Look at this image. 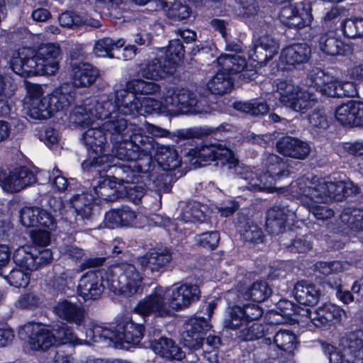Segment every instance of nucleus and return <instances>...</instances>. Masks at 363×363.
Returning a JSON list of instances; mask_svg holds the SVG:
<instances>
[{
    "label": "nucleus",
    "mask_w": 363,
    "mask_h": 363,
    "mask_svg": "<svg viewBox=\"0 0 363 363\" xmlns=\"http://www.w3.org/2000/svg\"><path fill=\"white\" fill-rule=\"evenodd\" d=\"M263 309L257 304L235 305L228 308L223 319L225 328L237 331V337L252 341L264 336V328L257 321L262 316Z\"/></svg>",
    "instance_id": "nucleus-4"
},
{
    "label": "nucleus",
    "mask_w": 363,
    "mask_h": 363,
    "mask_svg": "<svg viewBox=\"0 0 363 363\" xmlns=\"http://www.w3.org/2000/svg\"><path fill=\"white\" fill-rule=\"evenodd\" d=\"M287 191L316 219L325 220L334 216L326 204L357 194L358 187L350 181L329 182L307 174L291 182Z\"/></svg>",
    "instance_id": "nucleus-1"
},
{
    "label": "nucleus",
    "mask_w": 363,
    "mask_h": 363,
    "mask_svg": "<svg viewBox=\"0 0 363 363\" xmlns=\"http://www.w3.org/2000/svg\"><path fill=\"white\" fill-rule=\"evenodd\" d=\"M94 197L89 193L76 194L71 199V204L65 206L60 198L51 197L48 204L55 212L59 211L61 219L70 228H76L79 221L90 218L92 213Z\"/></svg>",
    "instance_id": "nucleus-7"
},
{
    "label": "nucleus",
    "mask_w": 363,
    "mask_h": 363,
    "mask_svg": "<svg viewBox=\"0 0 363 363\" xmlns=\"http://www.w3.org/2000/svg\"><path fill=\"white\" fill-rule=\"evenodd\" d=\"M189 160L193 164L201 162H210L220 161L222 165L226 166L230 172L236 176L242 170L240 162L235 157L234 152L221 145L211 144L210 145H202L195 149H190L186 155Z\"/></svg>",
    "instance_id": "nucleus-10"
},
{
    "label": "nucleus",
    "mask_w": 363,
    "mask_h": 363,
    "mask_svg": "<svg viewBox=\"0 0 363 363\" xmlns=\"http://www.w3.org/2000/svg\"><path fill=\"white\" fill-rule=\"evenodd\" d=\"M359 110V104L349 101L336 108L335 116L343 125L357 126L359 124L357 121Z\"/></svg>",
    "instance_id": "nucleus-35"
},
{
    "label": "nucleus",
    "mask_w": 363,
    "mask_h": 363,
    "mask_svg": "<svg viewBox=\"0 0 363 363\" xmlns=\"http://www.w3.org/2000/svg\"><path fill=\"white\" fill-rule=\"evenodd\" d=\"M71 79L75 87H88L99 76L98 69L87 62H74L72 65Z\"/></svg>",
    "instance_id": "nucleus-25"
},
{
    "label": "nucleus",
    "mask_w": 363,
    "mask_h": 363,
    "mask_svg": "<svg viewBox=\"0 0 363 363\" xmlns=\"http://www.w3.org/2000/svg\"><path fill=\"white\" fill-rule=\"evenodd\" d=\"M153 150H150V152L147 154L145 152H140V155L138 159L131 162L129 165L121 164L118 170L122 171L128 175L135 170L142 173H150L155 164L152 157V152Z\"/></svg>",
    "instance_id": "nucleus-40"
},
{
    "label": "nucleus",
    "mask_w": 363,
    "mask_h": 363,
    "mask_svg": "<svg viewBox=\"0 0 363 363\" xmlns=\"http://www.w3.org/2000/svg\"><path fill=\"white\" fill-rule=\"evenodd\" d=\"M288 209L285 207L273 206L266 213V229L274 235L281 233L286 227Z\"/></svg>",
    "instance_id": "nucleus-30"
},
{
    "label": "nucleus",
    "mask_w": 363,
    "mask_h": 363,
    "mask_svg": "<svg viewBox=\"0 0 363 363\" xmlns=\"http://www.w3.org/2000/svg\"><path fill=\"white\" fill-rule=\"evenodd\" d=\"M301 89L291 80H281L277 84V93L279 95V100L286 107L289 108L292 101L298 96Z\"/></svg>",
    "instance_id": "nucleus-42"
},
{
    "label": "nucleus",
    "mask_w": 363,
    "mask_h": 363,
    "mask_svg": "<svg viewBox=\"0 0 363 363\" xmlns=\"http://www.w3.org/2000/svg\"><path fill=\"white\" fill-rule=\"evenodd\" d=\"M280 21L290 28L301 29L308 26L312 21L311 7L308 3H288L280 9Z\"/></svg>",
    "instance_id": "nucleus-14"
},
{
    "label": "nucleus",
    "mask_w": 363,
    "mask_h": 363,
    "mask_svg": "<svg viewBox=\"0 0 363 363\" xmlns=\"http://www.w3.org/2000/svg\"><path fill=\"white\" fill-rule=\"evenodd\" d=\"M346 47L344 43L333 32L322 35L319 40L320 49L328 55H344L346 52Z\"/></svg>",
    "instance_id": "nucleus-37"
},
{
    "label": "nucleus",
    "mask_w": 363,
    "mask_h": 363,
    "mask_svg": "<svg viewBox=\"0 0 363 363\" xmlns=\"http://www.w3.org/2000/svg\"><path fill=\"white\" fill-rule=\"evenodd\" d=\"M109 101L113 106L108 108L109 114L99 119H107L102 128L110 135L111 141H118L128 138L134 132L133 128H139L133 124H128L127 116L138 114V104L133 95L126 93L125 91H116L114 97L109 96Z\"/></svg>",
    "instance_id": "nucleus-3"
},
{
    "label": "nucleus",
    "mask_w": 363,
    "mask_h": 363,
    "mask_svg": "<svg viewBox=\"0 0 363 363\" xmlns=\"http://www.w3.org/2000/svg\"><path fill=\"white\" fill-rule=\"evenodd\" d=\"M36 182L35 174L25 167L15 168L3 178L0 176V184L3 189L9 193L18 192Z\"/></svg>",
    "instance_id": "nucleus-18"
},
{
    "label": "nucleus",
    "mask_w": 363,
    "mask_h": 363,
    "mask_svg": "<svg viewBox=\"0 0 363 363\" xmlns=\"http://www.w3.org/2000/svg\"><path fill=\"white\" fill-rule=\"evenodd\" d=\"M155 149L158 163L164 170H174L180 166L181 159L173 147L159 145L155 142Z\"/></svg>",
    "instance_id": "nucleus-32"
},
{
    "label": "nucleus",
    "mask_w": 363,
    "mask_h": 363,
    "mask_svg": "<svg viewBox=\"0 0 363 363\" xmlns=\"http://www.w3.org/2000/svg\"><path fill=\"white\" fill-rule=\"evenodd\" d=\"M57 344H72L73 345H82L83 341L79 339L74 333L72 328L65 323H60L55 325L52 330Z\"/></svg>",
    "instance_id": "nucleus-46"
},
{
    "label": "nucleus",
    "mask_w": 363,
    "mask_h": 363,
    "mask_svg": "<svg viewBox=\"0 0 363 363\" xmlns=\"http://www.w3.org/2000/svg\"><path fill=\"white\" fill-rule=\"evenodd\" d=\"M104 279L116 294L130 297L142 291L143 277L134 264L121 262L111 266Z\"/></svg>",
    "instance_id": "nucleus-6"
},
{
    "label": "nucleus",
    "mask_w": 363,
    "mask_h": 363,
    "mask_svg": "<svg viewBox=\"0 0 363 363\" xmlns=\"http://www.w3.org/2000/svg\"><path fill=\"white\" fill-rule=\"evenodd\" d=\"M239 232L243 240L247 242L259 244L263 242V231L254 223L247 222L244 225H240Z\"/></svg>",
    "instance_id": "nucleus-49"
},
{
    "label": "nucleus",
    "mask_w": 363,
    "mask_h": 363,
    "mask_svg": "<svg viewBox=\"0 0 363 363\" xmlns=\"http://www.w3.org/2000/svg\"><path fill=\"white\" fill-rule=\"evenodd\" d=\"M162 9L169 18L177 21L188 18L191 13L190 8L186 4L177 0H170L163 3Z\"/></svg>",
    "instance_id": "nucleus-43"
},
{
    "label": "nucleus",
    "mask_w": 363,
    "mask_h": 363,
    "mask_svg": "<svg viewBox=\"0 0 363 363\" xmlns=\"http://www.w3.org/2000/svg\"><path fill=\"white\" fill-rule=\"evenodd\" d=\"M134 132L128 138L118 141H111L113 144L112 154L118 160L133 162L138 159L140 152L149 153L155 150V140L143 134L141 128H133Z\"/></svg>",
    "instance_id": "nucleus-11"
},
{
    "label": "nucleus",
    "mask_w": 363,
    "mask_h": 363,
    "mask_svg": "<svg viewBox=\"0 0 363 363\" xmlns=\"http://www.w3.org/2000/svg\"><path fill=\"white\" fill-rule=\"evenodd\" d=\"M40 303V298L37 295L27 293L21 294L15 302V306L19 309H33L37 308Z\"/></svg>",
    "instance_id": "nucleus-62"
},
{
    "label": "nucleus",
    "mask_w": 363,
    "mask_h": 363,
    "mask_svg": "<svg viewBox=\"0 0 363 363\" xmlns=\"http://www.w3.org/2000/svg\"><path fill=\"white\" fill-rule=\"evenodd\" d=\"M216 63L218 69L230 77L241 72L247 65L245 59L238 54H222Z\"/></svg>",
    "instance_id": "nucleus-33"
},
{
    "label": "nucleus",
    "mask_w": 363,
    "mask_h": 363,
    "mask_svg": "<svg viewBox=\"0 0 363 363\" xmlns=\"http://www.w3.org/2000/svg\"><path fill=\"white\" fill-rule=\"evenodd\" d=\"M343 229L353 231L363 230V208H347L340 216Z\"/></svg>",
    "instance_id": "nucleus-39"
},
{
    "label": "nucleus",
    "mask_w": 363,
    "mask_h": 363,
    "mask_svg": "<svg viewBox=\"0 0 363 363\" xmlns=\"http://www.w3.org/2000/svg\"><path fill=\"white\" fill-rule=\"evenodd\" d=\"M347 360L351 363H363V332L351 333L342 340Z\"/></svg>",
    "instance_id": "nucleus-27"
},
{
    "label": "nucleus",
    "mask_w": 363,
    "mask_h": 363,
    "mask_svg": "<svg viewBox=\"0 0 363 363\" xmlns=\"http://www.w3.org/2000/svg\"><path fill=\"white\" fill-rule=\"evenodd\" d=\"M266 172H254L249 167L240 162L242 167L238 174V179L242 181L240 184L250 191H273L277 180L281 176L288 175L286 165L283 160L274 154H269L265 159Z\"/></svg>",
    "instance_id": "nucleus-5"
},
{
    "label": "nucleus",
    "mask_w": 363,
    "mask_h": 363,
    "mask_svg": "<svg viewBox=\"0 0 363 363\" xmlns=\"http://www.w3.org/2000/svg\"><path fill=\"white\" fill-rule=\"evenodd\" d=\"M103 128H89L82 135L81 140L88 148L95 152H101L103 146L106 142V136Z\"/></svg>",
    "instance_id": "nucleus-45"
},
{
    "label": "nucleus",
    "mask_w": 363,
    "mask_h": 363,
    "mask_svg": "<svg viewBox=\"0 0 363 363\" xmlns=\"http://www.w3.org/2000/svg\"><path fill=\"white\" fill-rule=\"evenodd\" d=\"M150 347L154 352L162 358L181 360L185 356L174 341L167 337H161L157 340H150Z\"/></svg>",
    "instance_id": "nucleus-26"
},
{
    "label": "nucleus",
    "mask_w": 363,
    "mask_h": 363,
    "mask_svg": "<svg viewBox=\"0 0 363 363\" xmlns=\"http://www.w3.org/2000/svg\"><path fill=\"white\" fill-rule=\"evenodd\" d=\"M316 101L317 99L313 94L301 89L298 93V96L296 97L294 101H292L289 108L297 112L304 113L312 108Z\"/></svg>",
    "instance_id": "nucleus-52"
},
{
    "label": "nucleus",
    "mask_w": 363,
    "mask_h": 363,
    "mask_svg": "<svg viewBox=\"0 0 363 363\" xmlns=\"http://www.w3.org/2000/svg\"><path fill=\"white\" fill-rule=\"evenodd\" d=\"M95 194L103 201H114L117 199L116 182L110 177H101L93 187Z\"/></svg>",
    "instance_id": "nucleus-41"
},
{
    "label": "nucleus",
    "mask_w": 363,
    "mask_h": 363,
    "mask_svg": "<svg viewBox=\"0 0 363 363\" xmlns=\"http://www.w3.org/2000/svg\"><path fill=\"white\" fill-rule=\"evenodd\" d=\"M72 274V272L68 271L62 272L55 277L52 286L61 292L66 293V288L70 289L74 286Z\"/></svg>",
    "instance_id": "nucleus-64"
},
{
    "label": "nucleus",
    "mask_w": 363,
    "mask_h": 363,
    "mask_svg": "<svg viewBox=\"0 0 363 363\" xmlns=\"http://www.w3.org/2000/svg\"><path fill=\"white\" fill-rule=\"evenodd\" d=\"M60 48L55 43L40 45L36 50L23 48L12 56L11 68L18 75H54L60 66Z\"/></svg>",
    "instance_id": "nucleus-2"
},
{
    "label": "nucleus",
    "mask_w": 363,
    "mask_h": 363,
    "mask_svg": "<svg viewBox=\"0 0 363 363\" xmlns=\"http://www.w3.org/2000/svg\"><path fill=\"white\" fill-rule=\"evenodd\" d=\"M184 52V46L179 40H171L166 51V57L168 58L167 62L175 67V65L183 57Z\"/></svg>",
    "instance_id": "nucleus-57"
},
{
    "label": "nucleus",
    "mask_w": 363,
    "mask_h": 363,
    "mask_svg": "<svg viewBox=\"0 0 363 363\" xmlns=\"http://www.w3.org/2000/svg\"><path fill=\"white\" fill-rule=\"evenodd\" d=\"M219 240L220 236L217 231L203 233L195 237L196 242L198 245L211 250H213L218 246Z\"/></svg>",
    "instance_id": "nucleus-60"
},
{
    "label": "nucleus",
    "mask_w": 363,
    "mask_h": 363,
    "mask_svg": "<svg viewBox=\"0 0 363 363\" xmlns=\"http://www.w3.org/2000/svg\"><path fill=\"white\" fill-rule=\"evenodd\" d=\"M104 291L103 277L96 272H88L79 280L77 292L84 300L98 299Z\"/></svg>",
    "instance_id": "nucleus-20"
},
{
    "label": "nucleus",
    "mask_w": 363,
    "mask_h": 363,
    "mask_svg": "<svg viewBox=\"0 0 363 363\" xmlns=\"http://www.w3.org/2000/svg\"><path fill=\"white\" fill-rule=\"evenodd\" d=\"M174 70V65L168 64L165 59L155 58L141 69V74L146 79L157 80L172 74Z\"/></svg>",
    "instance_id": "nucleus-29"
},
{
    "label": "nucleus",
    "mask_w": 363,
    "mask_h": 363,
    "mask_svg": "<svg viewBox=\"0 0 363 363\" xmlns=\"http://www.w3.org/2000/svg\"><path fill=\"white\" fill-rule=\"evenodd\" d=\"M40 208L25 207L21 211V222L25 227L38 226Z\"/></svg>",
    "instance_id": "nucleus-61"
},
{
    "label": "nucleus",
    "mask_w": 363,
    "mask_h": 363,
    "mask_svg": "<svg viewBox=\"0 0 363 363\" xmlns=\"http://www.w3.org/2000/svg\"><path fill=\"white\" fill-rule=\"evenodd\" d=\"M201 89L204 88L199 87L196 92L186 89L166 88V105L174 113H209V107L202 104L205 101L203 98L205 93Z\"/></svg>",
    "instance_id": "nucleus-9"
},
{
    "label": "nucleus",
    "mask_w": 363,
    "mask_h": 363,
    "mask_svg": "<svg viewBox=\"0 0 363 363\" xmlns=\"http://www.w3.org/2000/svg\"><path fill=\"white\" fill-rule=\"evenodd\" d=\"M278 50L277 42L268 35H264L259 38L254 48L249 52V57L262 66L271 60L278 53Z\"/></svg>",
    "instance_id": "nucleus-23"
},
{
    "label": "nucleus",
    "mask_w": 363,
    "mask_h": 363,
    "mask_svg": "<svg viewBox=\"0 0 363 363\" xmlns=\"http://www.w3.org/2000/svg\"><path fill=\"white\" fill-rule=\"evenodd\" d=\"M28 270L14 269L6 277L8 282L17 288L26 287L30 281V274Z\"/></svg>",
    "instance_id": "nucleus-59"
},
{
    "label": "nucleus",
    "mask_w": 363,
    "mask_h": 363,
    "mask_svg": "<svg viewBox=\"0 0 363 363\" xmlns=\"http://www.w3.org/2000/svg\"><path fill=\"white\" fill-rule=\"evenodd\" d=\"M259 6L255 0H235V11L238 16L250 17L257 14Z\"/></svg>",
    "instance_id": "nucleus-58"
},
{
    "label": "nucleus",
    "mask_w": 363,
    "mask_h": 363,
    "mask_svg": "<svg viewBox=\"0 0 363 363\" xmlns=\"http://www.w3.org/2000/svg\"><path fill=\"white\" fill-rule=\"evenodd\" d=\"M74 99V92L69 91L68 86H62L51 94L30 103L27 113L35 119H47L69 107Z\"/></svg>",
    "instance_id": "nucleus-8"
},
{
    "label": "nucleus",
    "mask_w": 363,
    "mask_h": 363,
    "mask_svg": "<svg viewBox=\"0 0 363 363\" xmlns=\"http://www.w3.org/2000/svg\"><path fill=\"white\" fill-rule=\"evenodd\" d=\"M293 292L296 300L305 306L315 305L320 296V291L313 284L306 281H298Z\"/></svg>",
    "instance_id": "nucleus-31"
},
{
    "label": "nucleus",
    "mask_w": 363,
    "mask_h": 363,
    "mask_svg": "<svg viewBox=\"0 0 363 363\" xmlns=\"http://www.w3.org/2000/svg\"><path fill=\"white\" fill-rule=\"evenodd\" d=\"M125 44V40L122 38L114 40L111 38H103L99 39L94 45V52L98 57H113L111 52L114 48H122Z\"/></svg>",
    "instance_id": "nucleus-47"
},
{
    "label": "nucleus",
    "mask_w": 363,
    "mask_h": 363,
    "mask_svg": "<svg viewBox=\"0 0 363 363\" xmlns=\"http://www.w3.org/2000/svg\"><path fill=\"white\" fill-rule=\"evenodd\" d=\"M210 328V324L204 318H191L185 323L186 336L203 335Z\"/></svg>",
    "instance_id": "nucleus-55"
},
{
    "label": "nucleus",
    "mask_w": 363,
    "mask_h": 363,
    "mask_svg": "<svg viewBox=\"0 0 363 363\" xmlns=\"http://www.w3.org/2000/svg\"><path fill=\"white\" fill-rule=\"evenodd\" d=\"M345 35L350 38L363 36V18L351 17L347 19L343 26Z\"/></svg>",
    "instance_id": "nucleus-56"
},
{
    "label": "nucleus",
    "mask_w": 363,
    "mask_h": 363,
    "mask_svg": "<svg viewBox=\"0 0 363 363\" xmlns=\"http://www.w3.org/2000/svg\"><path fill=\"white\" fill-rule=\"evenodd\" d=\"M200 293L199 288L196 284L174 285L167 293L171 310L179 311L188 308L199 300Z\"/></svg>",
    "instance_id": "nucleus-17"
},
{
    "label": "nucleus",
    "mask_w": 363,
    "mask_h": 363,
    "mask_svg": "<svg viewBox=\"0 0 363 363\" xmlns=\"http://www.w3.org/2000/svg\"><path fill=\"white\" fill-rule=\"evenodd\" d=\"M19 333H30L28 345L33 350L45 351L55 345V339L52 331L41 324L28 323L20 328Z\"/></svg>",
    "instance_id": "nucleus-16"
},
{
    "label": "nucleus",
    "mask_w": 363,
    "mask_h": 363,
    "mask_svg": "<svg viewBox=\"0 0 363 363\" xmlns=\"http://www.w3.org/2000/svg\"><path fill=\"white\" fill-rule=\"evenodd\" d=\"M13 259L17 265L25 270H36L34 253L31 252V248L29 246H22L16 250L13 255Z\"/></svg>",
    "instance_id": "nucleus-48"
},
{
    "label": "nucleus",
    "mask_w": 363,
    "mask_h": 363,
    "mask_svg": "<svg viewBox=\"0 0 363 363\" xmlns=\"http://www.w3.org/2000/svg\"><path fill=\"white\" fill-rule=\"evenodd\" d=\"M172 259V255L167 249H158L139 258V262L145 272L159 274Z\"/></svg>",
    "instance_id": "nucleus-24"
},
{
    "label": "nucleus",
    "mask_w": 363,
    "mask_h": 363,
    "mask_svg": "<svg viewBox=\"0 0 363 363\" xmlns=\"http://www.w3.org/2000/svg\"><path fill=\"white\" fill-rule=\"evenodd\" d=\"M166 288L157 286L150 294L140 300L134 308V311L142 315H154L157 317H166L171 314L169 301H166Z\"/></svg>",
    "instance_id": "nucleus-13"
},
{
    "label": "nucleus",
    "mask_w": 363,
    "mask_h": 363,
    "mask_svg": "<svg viewBox=\"0 0 363 363\" xmlns=\"http://www.w3.org/2000/svg\"><path fill=\"white\" fill-rule=\"evenodd\" d=\"M347 263H342L340 261H333L330 262H318L315 264V268L320 274L328 275L332 273L342 272L345 269L344 265Z\"/></svg>",
    "instance_id": "nucleus-63"
},
{
    "label": "nucleus",
    "mask_w": 363,
    "mask_h": 363,
    "mask_svg": "<svg viewBox=\"0 0 363 363\" xmlns=\"http://www.w3.org/2000/svg\"><path fill=\"white\" fill-rule=\"evenodd\" d=\"M144 327L135 323L129 318H124L116 327V344L124 347V343L138 344L143 337Z\"/></svg>",
    "instance_id": "nucleus-21"
},
{
    "label": "nucleus",
    "mask_w": 363,
    "mask_h": 363,
    "mask_svg": "<svg viewBox=\"0 0 363 363\" xmlns=\"http://www.w3.org/2000/svg\"><path fill=\"white\" fill-rule=\"evenodd\" d=\"M233 107L240 111L258 116L264 115L269 111V106L264 101H253L247 102H235Z\"/></svg>",
    "instance_id": "nucleus-51"
},
{
    "label": "nucleus",
    "mask_w": 363,
    "mask_h": 363,
    "mask_svg": "<svg viewBox=\"0 0 363 363\" xmlns=\"http://www.w3.org/2000/svg\"><path fill=\"white\" fill-rule=\"evenodd\" d=\"M52 311L62 320L76 326H81L86 322V311L83 306L69 299L59 300Z\"/></svg>",
    "instance_id": "nucleus-19"
},
{
    "label": "nucleus",
    "mask_w": 363,
    "mask_h": 363,
    "mask_svg": "<svg viewBox=\"0 0 363 363\" xmlns=\"http://www.w3.org/2000/svg\"><path fill=\"white\" fill-rule=\"evenodd\" d=\"M331 79V75L325 73L322 69L316 67L310 68L305 79L306 85L309 87H313L316 91H319L325 82Z\"/></svg>",
    "instance_id": "nucleus-50"
},
{
    "label": "nucleus",
    "mask_w": 363,
    "mask_h": 363,
    "mask_svg": "<svg viewBox=\"0 0 363 363\" xmlns=\"http://www.w3.org/2000/svg\"><path fill=\"white\" fill-rule=\"evenodd\" d=\"M160 86L157 84L147 82L142 79H133L125 84V88L118 89L117 91H125L126 93L133 95L138 104V113H140L141 106L140 100L136 94H154L160 91Z\"/></svg>",
    "instance_id": "nucleus-34"
},
{
    "label": "nucleus",
    "mask_w": 363,
    "mask_h": 363,
    "mask_svg": "<svg viewBox=\"0 0 363 363\" xmlns=\"http://www.w3.org/2000/svg\"><path fill=\"white\" fill-rule=\"evenodd\" d=\"M311 55V48L306 43H297L283 49L281 60L290 65L306 63Z\"/></svg>",
    "instance_id": "nucleus-28"
},
{
    "label": "nucleus",
    "mask_w": 363,
    "mask_h": 363,
    "mask_svg": "<svg viewBox=\"0 0 363 363\" xmlns=\"http://www.w3.org/2000/svg\"><path fill=\"white\" fill-rule=\"evenodd\" d=\"M141 106L140 111L144 109V111L147 113H163L165 111L170 112V107L166 105V89L163 92L162 101H157L152 98H144L142 102H140ZM138 114H141L140 112Z\"/></svg>",
    "instance_id": "nucleus-53"
},
{
    "label": "nucleus",
    "mask_w": 363,
    "mask_h": 363,
    "mask_svg": "<svg viewBox=\"0 0 363 363\" xmlns=\"http://www.w3.org/2000/svg\"><path fill=\"white\" fill-rule=\"evenodd\" d=\"M238 291L240 296L244 299H252L257 302L265 301L272 292L268 284L264 281H257L250 286L240 287Z\"/></svg>",
    "instance_id": "nucleus-36"
},
{
    "label": "nucleus",
    "mask_w": 363,
    "mask_h": 363,
    "mask_svg": "<svg viewBox=\"0 0 363 363\" xmlns=\"http://www.w3.org/2000/svg\"><path fill=\"white\" fill-rule=\"evenodd\" d=\"M304 312L301 315L308 317L317 328H330L337 323H340L347 317L345 310L330 303L322 305L314 311L306 309Z\"/></svg>",
    "instance_id": "nucleus-15"
},
{
    "label": "nucleus",
    "mask_w": 363,
    "mask_h": 363,
    "mask_svg": "<svg viewBox=\"0 0 363 363\" xmlns=\"http://www.w3.org/2000/svg\"><path fill=\"white\" fill-rule=\"evenodd\" d=\"M274 342L279 350L291 352L296 347V337L289 330H280L274 335Z\"/></svg>",
    "instance_id": "nucleus-54"
},
{
    "label": "nucleus",
    "mask_w": 363,
    "mask_h": 363,
    "mask_svg": "<svg viewBox=\"0 0 363 363\" xmlns=\"http://www.w3.org/2000/svg\"><path fill=\"white\" fill-rule=\"evenodd\" d=\"M113 107L109 101V96H101L97 100L87 99L73 108L69 120L77 125L89 126L96 119L106 117L109 114L108 108Z\"/></svg>",
    "instance_id": "nucleus-12"
},
{
    "label": "nucleus",
    "mask_w": 363,
    "mask_h": 363,
    "mask_svg": "<svg viewBox=\"0 0 363 363\" xmlns=\"http://www.w3.org/2000/svg\"><path fill=\"white\" fill-rule=\"evenodd\" d=\"M233 85L232 77L219 69L207 84L208 91L213 94H223L229 91Z\"/></svg>",
    "instance_id": "nucleus-44"
},
{
    "label": "nucleus",
    "mask_w": 363,
    "mask_h": 363,
    "mask_svg": "<svg viewBox=\"0 0 363 363\" xmlns=\"http://www.w3.org/2000/svg\"><path fill=\"white\" fill-rule=\"evenodd\" d=\"M277 149L284 156L297 160L306 159L311 152L308 143L291 136L279 139L277 143Z\"/></svg>",
    "instance_id": "nucleus-22"
},
{
    "label": "nucleus",
    "mask_w": 363,
    "mask_h": 363,
    "mask_svg": "<svg viewBox=\"0 0 363 363\" xmlns=\"http://www.w3.org/2000/svg\"><path fill=\"white\" fill-rule=\"evenodd\" d=\"M179 215L178 219L184 223L203 222L206 216L201 209V206L195 201H181L179 205Z\"/></svg>",
    "instance_id": "nucleus-38"
}]
</instances>
